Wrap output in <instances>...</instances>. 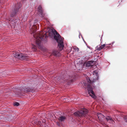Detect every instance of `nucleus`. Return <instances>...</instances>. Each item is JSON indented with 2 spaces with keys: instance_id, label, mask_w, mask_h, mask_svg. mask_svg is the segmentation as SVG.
Here are the masks:
<instances>
[{
  "instance_id": "bb28decb",
  "label": "nucleus",
  "mask_w": 127,
  "mask_h": 127,
  "mask_svg": "<svg viewBox=\"0 0 127 127\" xmlns=\"http://www.w3.org/2000/svg\"><path fill=\"white\" fill-rule=\"evenodd\" d=\"M57 124H58V126H60V124H59V123H58H58H57Z\"/></svg>"
},
{
  "instance_id": "7ed1b4c3",
  "label": "nucleus",
  "mask_w": 127,
  "mask_h": 127,
  "mask_svg": "<svg viewBox=\"0 0 127 127\" xmlns=\"http://www.w3.org/2000/svg\"><path fill=\"white\" fill-rule=\"evenodd\" d=\"M93 75L95 77H96V78H94L93 80L92 81L89 78L87 77H86L87 81V83H86V82H83V84L85 86H87L88 85H91V84L93 83L94 82L96 81L97 80H98L99 79V76L97 72H93ZM96 78V77H95Z\"/></svg>"
},
{
  "instance_id": "a211bd4d",
  "label": "nucleus",
  "mask_w": 127,
  "mask_h": 127,
  "mask_svg": "<svg viewBox=\"0 0 127 127\" xmlns=\"http://www.w3.org/2000/svg\"><path fill=\"white\" fill-rule=\"evenodd\" d=\"M65 119V117L63 116H61L59 118L58 120L60 122H62L63 121H64Z\"/></svg>"
},
{
  "instance_id": "f3484780",
  "label": "nucleus",
  "mask_w": 127,
  "mask_h": 127,
  "mask_svg": "<svg viewBox=\"0 0 127 127\" xmlns=\"http://www.w3.org/2000/svg\"><path fill=\"white\" fill-rule=\"evenodd\" d=\"M105 45H101L99 46H97L96 47V49L97 50H100L101 49H102L104 47Z\"/></svg>"
},
{
  "instance_id": "6e6552de",
  "label": "nucleus",
  "mask_w": 127,
  "mask_h": 127,
  "mask_svg": "<svg viewBox=\"0 0 127 127\" xmlns=\"http://www.w3.org/2000/svg\"><path fill=\"white\" fill-rule=\"evenodd\" d=\"M20 7V5L17 3L15 5V8L14 10H13L11 12V16L13 17L17 13Z\"/></svg>"
},
{
  "instance_id": "393cba45",
  "label": "nucleus",
  "mask_w": 127,
  "mask_h": 127,
  "mask_svg": "<svg viewBox=\"0 0 127 127\" xmlns=\"http://www.w3.org/2000/svg\"><path fill=\"white\" fill-rule=\"evenodd\" d=\"M28 70L30 71H35V70H32L31 69H30L29 70Z\"/></svg>"
},
{
  "instance_id": "6ab92c4d",
  "label": "nucleus",
  "mask_w": 127,
  "mask_h": 127,
  "mask_svg": "<svg viewBox=\"0 0 127 127\" xmlns=\"http://www.w3.org/2000/svg\"><path fill=\"white\" fill-rule=\"evenodd\" d=\"M82 66V64H77V69H78V70H81V69L82 68H79V66L81 67Z\"/></svg>"
},
{
  "instance_id": "aec40b11",
  "label": "nucleus",
  "mask_w": 127,
  "mask_h": 127,
  "mask_svg": "<svg viewBox=\"0 0 127 127\" xmlns=\"http://www.w3.org/2000/svg\"><path fill=\"white\" fill-rule=\"evenodd\" d=\"M73 48L75 51L78 52L79 51V49L76 46L73 47Z\"/></svg>"
},
{
  "instance_id": "4468645a",
  "label": "nucleus",
  "mask_w": 127,
  "mask_h": 127,
  "mask_svg": "<svg viewBox=\"0 0 127 127\" xmlns=\"http://www.w3.org/2000/svg\"><path fill=\"white\" fill-rule=\"evenodd\" d=\"M69 79H71L70 80L71 81L74 80L75 79L77 78V76H76L75 74H73L71 76H68Z\"/></svg>"
},
{
  "instance_id": "b1692460",
  "label": "nucleus",
  "mask_w": 127,
  "mask_h": 127,
  "mask_svg": "<svg viewBox=\"0 0 127 127\" xmlns=\"http://www.w3.org/2000/svg\"><path fill=\"white\" fill-rule=\"evenodd\" d=\"M62 79H65V80H68V78H66V77H62Z\"/></svg>"
},
{
  "instance_id": "423d86ee",
  "label": "nucleus",
  "mask_w": 127,
  "mask_h": 127,
  "mask_svg": "<svg viewBox=\"0 0 127 127\" xmlns=\"http://www.w3.org/2000/svg\"><path fill=\"white\" fill-rule=\"evenodd\" d=\"M13 56L21 60H24L28 58V56L25 54L17 52L13 54Z\"/></svg>"
},
{
  "instance_id": "20e7f679",
  "label": "nucleus",
  "mask_w": 127,
  "mask_h": 127,
  "mask_svg": "<svg viewBox=\"0 0 127 127\" xmlns=\"http://www.w3.org/2000/svg\"><path fill=\"white\" fill-rule=\"evenodd\" d=\"M38 20L37 19H35L34 20H32L30 22V25L31 26L33 24L32 27L31 29V31L33 32L34 33L36 31L37 29V26H39V25L38 24H35L38 22Z\"/></svg>"
},
{
  "instance_id": "0eeeda50",
  "label": "nucleus",
  "mask_w": 127,
  "mask_h": 127,
  "mask_svg": "<svg viewBox=\"0 0 127 127\" xmlns=\"http://www.w3.org/2000/svg\"><path fill=\"white\" fill-rule=\"evenodd\" d=\"M87 87L88 88L89 94L93 98L95 99V98L96 97L94 93L93 88L91 87V86L89 84V85L87 86Z\"/></svg>"
},
{
  "instance_id": "1a4fd4ad",
  "label": "nucleus",
  "mask_w": 127,
  "mask_h": 127,
  "mask_svg": "<svg viewBox=\"0 0 127 127\" xmlns=\"http://www.w3.org/2000/svg\"><path fill=\"white\" fill-rule=\"evenodd\" d=\"M37 13L39 16L42 18H44V14L43 13V9L41 5H40L38 6L37 8Z\"/></svg>"
},
{
  "instance_id": "9b49d317",
  "label": "nucleus",
  "mask_w": 127,
  "mask_h": 127,
  "mask_svg": "<svg viewBox=\"0 0 127 127\" xmlns=\"http://www.w3.org/2000/svg\"><path fill=\"white\" fill-rule=\"evenodd\" d=\"M93 61H89L86 63V65L87 67H89L90 66L92 67L93 65Z\"/></svg>"
},
{
  "instance_id": "ddd939ff",
  "label": "nucleus",
  "mask_w": 127,
  "mask_h": 127,
  "mask_svg": "<svg viewBox=\"0 0 127 127\" xmlns=\"http://www.w3.org/2000/svg\"><path fill=\"white\" fill-rule=\"evenodd\" d=\"M23 90L24 92L26 93L31 92L32 91V89L28 87H25L23 88Z\"/></svg>"
},
{
  "instance_id": "cd10ccee",
  "label": "nucleus",
  "mask_w": 127,
  "mask_h": 127,
  "mask_svg": "<svg viewBox=\"0 0 127 127\" xmlns=\"http://www.w3.org/2000/svg\"><path fill=\"white\" fill-rule=\"evenodd\" d=\"M84 76H86V74H84Z\"/></svg>"
},
{
  "instance_id": "a878e982",
  "label": "nucleus",
  "mask_w": 127,
  "mask_h": 127,
  "mask_svg": "<svg viewBox=\"0 0 127 127\" xmlns=\"http://www.w3.org/2000/svg\"><path fill=\"white\" fill-rule=\"evenodd\" d=\"M2 0H0V2H3V1H2Z\"/></svg>"
},
{
  "instance_id": "4be33fe9",
  "label": "nucleus",
  "mask_w": 127,
  "mask_h": 127,
  "mask_svg": "<svg viewBox=\"0 0 127 127\" xmlns=\"http://www.w3.org/2000/svg\"><path fill=\"white\" fill-rule=\"evenodd\" d=\"M14 105V106H18L19 105V103L16 102H15L13 104Z\"/></svg>"
},
{
  "instance_id": "5701e85b",
  "label": "nucleus",
  "mask_w": 127,
  "mask_h": 127,
  "mask_svg": "<svg viewBox=\"0 0 127 127\" xmlns=\"http://www.w3.org/2000/svg\"><path fill=\"white\" fill-rule=\"evenodd\" d=\"M124 118L125 121L127 122V116H125Z\"/></svg>"
},
{
  "instance_id": "2eb2a0df",
  "label": "nucleus",
  "mask_w": 127,
  "mask_h": 127,
  "mask_svg": "<svg viewBox=\"0 0 127 127\" xmlns=\"http://www.w3.org/2000/svg\"><path fill=\"white\" fill-rule=\"evenodd\" d=\"M103 45H105L104 47H105L106 48H107V49H106V50L109 49L111 48L112 47V45H111V44H107L105 43Z\"/></svg>"
},
{
  "instance_id": "412c9836",
  "label": "nucleus",
  "mask_w": 127,
  "mask_h": 127,
  "mask_svg": "<svg viewBox=\"0 0 127 127\" xmlns=\"http://www.w3.org/2000/svg\"><path fill=\"white\" fill-rule=\"evenodd\" d=\"M32 49L34 51H35L36 50H37L36 47L35 46V45H33Z\"/></svg>"
},
{
  "instance_id": "9d476101",
  "label": "nucleus",
  "mask_w": 127,
  "mask_h": 127,
  "mask_svg": "<svg viewBox=\"0 0 127 127\" xmlns=\"http://www.w3.org/2000/svg\"><path fill=\"white\" fill-rule=\"evenodd\" d=\"M98 117L100 121L102 122L104 118V116L100 113H98L97 114Z\"/></svg>"
},
{
  "instance_id": "f8f14e48",
  "label": "nucleus",
  "mask_w": 127,
  "mask_h": 127,
  "mask_svg": "<svg viewBox=\"0 0 127 127\" xmlns=\"http://www.w3.org/2000/svg\"><path fill=\"white\" fill-rule=\"evenodd\" d=\"M106 119L107 121L108 122L114 124L115 122L112 119V118L108 116L106 118Z\"/></svg>"
},
{
  "instance_id": "c85d7f7f",
  "label": "nucleus",
  "mask_w": 127,
  "mask_h": 127,
  "mask_svg": "<svg viewBox=\"0 0 127 127\" xmlns=\"http://www.w3.org/2000/svg\"><path fill=\"white\" fill-rule=\"evenodd\" d=\"M46 34V33H45L44 34V35H45V34Z\"/></svg>"
},
{
  "instance_id": "f257e3e1",
  "label": "nucleus",
  "mask_w": 127,
  "mask_h": 127,
  "mask_svg": "<svg viewBox=\"0 0 127 127\" xmlns=\"http://www.w3.org/2000/svg\"><path fill=\"white\" fill-rule=\"evenodd\" d=\"M52 32L54 34V37L58 43V46L60 48L61 50L62 49L64 46L62 39L61 37L60 34L55 29L52 30Z\"/></svg>"
},
{
  "instance_id": "dca6fc26",
  "label": "nucleus",
  "mask_w": 127,
  "mask_h": 127,
  "mask_svg": "<svg viewBox=\"0 0 127 127\" xmlns=\"http://www.w3.org/2000/svg\"><path fill=\"white\" fill-rule=\"evenodd\" d=\"M52 54L55 56H59V52L57 50H54L53 51Z\"/></svg>"
},
{
  "instance_id": "39448f33",
  "label": "nucleus",
  "mask_w": 127,
  "mask_h": 127,
  "mask_svg": "<svg viewBox=\"0 0 127 127\" xmlns=\"http://www.w3.org/2000/svg\"><path fill=\"white\" fill-rule=\"evenodd\" d=\"M88 112V111L87 110H81L79 111L75 112L74 113V114L76 116L85 117L86 115L87 114Z\"/></svg>"
},
{
  "instance_id": "f03ea898",
  "label": "nucleus",
  "mask_w": 127,
  "mask_h": 127,
  "mask_svg": "<svg viewBox=\"0 0 127 127\" xmlns=\"http://www.w3.org/2000/svg\"><path fill=\"white\" fill-rule=\"evenodd\" d=\"M43 31H41L33 35V37L36 39V43L39 47L40 46V43L41 41L44 40V39H43L44 36V35H43Z\"/></svg>"
}]
</instances>
